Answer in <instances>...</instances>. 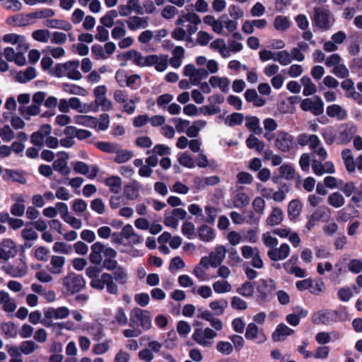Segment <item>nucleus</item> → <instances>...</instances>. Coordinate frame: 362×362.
<instances>
[{"label":"nucleus","instance_id":"obj_43","mask_svg":"<svg viewBox=\"0 0 362 362\" xmlns=\"http://www.w3.org/2000/svg\"><path fill=\"white\" fill-rule=\"evenodd\" d=\"M3 270L12 277H22L27 273V269L25 266L21 267L6 265L2 267Z\"/></svg>","mask_w":362,"mask_h":362},{"label":"nucleus","instance_id":"obj_45","mask_svg":"<svg viewBox=\"0 0 362 362\" xmlns=\"http://www.w3.org/2000/svg\"><path fill=\"white\" fill-rule=\"evenodd\" d=\"M327 203L334 208H340L344 206L345 199L340 192H335L328 196Z\"/></svg>","mask_w":362,"mask_h":362},{"label":"nucleus","instance_id":"obj_44","mask_svg":"<svg viewBox=\"0 0 362 362\" xmlns=\"http://www.w3.org/2000/svg\"><path fill=\"white\" fill-rule=\"evenodd\" d=\"M233 203L235 207L241 209L249 204L250 197L246 193L239 192L234 195Z\"/></svg>","mask_w":362,"mask_h":362},{"label":"nucleus","instance_id":"obj_7","mask_svg":"<svg viewBox=\"0 0 362 362\" xmlns=\"http://www.w3.org/2000/svg\"><path fill=\"white\" fill-rule=\"evenodd\" d=\"M300 107L304 111H310L315 115H320L324 112V105L317 96L308 98L301 101Z\"/></svg>","mask_w":362,"mask_h":362},{"label":"nucleus","instance_id":"obj_36","mask_svg":"<svg viewBox=\"0 0 362 362\" xmlns=\"http://www.w3.org/2000/svg\"><path fill=\"white\" fill-rule=\"evenodd\" d=\"M105 184L109 187L110 192L118 194L121 191L122 181L118 176H110L105 178Z\"/></svg>","mask_w":362,"mask_h":362},{"label":"nucleus","instance_id":"obj_15","mask_svg":"<svg viewBox=\"0 0 362 362\" xmlns=\"http://www.w3.org/2000/svg\"><path fill=\"white\" fill-rule=\"evenodd\" d=\"M290 254V246L286 243H282L279 247H275L267 251V256L272 261H282L286 259Z\"/></svg>","mask_w":362,"mask_h":362},{"label":"nucleus","instance_id":"obj_59","mask_svg":"<svg viewBox=\"0 0 362 362\" xmlns=\"http://www.w3.org/2000/svg\"><path fill=\"white\" fill-rule=\"evenodd\" d=\"M274 26L277 30L285 31L289 28L290 22L286 16H278L274 19Z\"/></svg>","mask_w":362,"mask_h":362},{"label":"nucleus","instance_id":"obj_56","mask_svg":"<svg viewBox=\"0 0 362 362\" xmlns=\"http://www.w3.org/2000/svg\"><path fill=\"white\" fill-rule=\"evenodd\" d=\"M112 276L114 280L122 285H125L128 282V273L127 270L121 266L113 272Z\"/></svg>","mask_w":362,"mask_h":362},{"label":"nucleus","instance_id":"obj_27","mask_svg":"<svg viewBox=\"0 0 362 362\" xmlns=\"http://www.w3.org/2000/svg\"><path fill=\"white\" fill-rule=\"evenodd\" d=\"M309 148L317 155L320 160H325L327 158V152L322 145V142L317 135L313 137V140L309 145Z\"/></svg>","mask_w":362,"mask_h":362},{"label":"nucleus","instance_id":"obj_28","mask_svg":"<svg viewBox=\"0 0 362 362\" xmlns=\"http://www.w3.org/2000/svg\"><path fill=\"white\" fill-rule=\"evenodd\" d=\"M100 269L95 266H89L86 269V274L90 279V286L96 289L99 283L102 281V274L100 276Z\"/></svg>","mask_w":362,"mask_h":362},{"label":"nucleus","instance_id":"obj_30","mask_svg":"<svg viewBox=\"0 0 362 362\" xmlns=\"http://www.w3.org/2000/svg\"><path fill=\"white\" fill-rule=\"evenodd\" d=\"M66 259L64 257L53 255L50 259V265L49 271L53 274H61L65 265Z\"/></svg>","mask_w":362,"mask_h":362},{"label":"nucleus","instance_id":"obj_41","mask_svg":"<svg viewBox=\"0 0 362 362\" xmlns=\"http://www.w3.org/2000/svg\"><path fill=\"white\" fill-rule=\"evenodd\" d=\"M302 210V204L298 199L291 201L288 206V215L290 219H296L299 216Z\"/></svg>","mask_w":362,"mask_h":362},{"label":"nucleus","instance_id":"obj_57","mask_svg":"<svg viewBox=\"0 0 362 362\" xmlns=\"http://www.w3.org/2000/svg\"><path fill=\"white\" fill-rule=\"evenodd\" d=\"M20 113L26 119H29L31 116H35L40 112V107L37 105H31L27 108L24 107H19Z\"/></svg>","mask_w":362,"mask_h":362},{"label":"nucleus","instance_id":"obj_37","mask_svg":"<svg viewBox=\"0 0 362 362\" xmlns=\"http://www.w3.org/2000/svg\"><path fill=\"white\" fill-rule=\"evenodd\" d=\"M206 126L205 120H197L193 122L192 124L187 128L186 134L190 138L198 136L199 132Z\"/></svg>","mask_w":362,"mask_h":362},{"label":"nucleus","instance_id":"obj_55","mask_svg":"<svg viewBox=\"0 0 362 362\" xmlns=\"http://www.w3.org/2000/svg\"><path fill=\"white\" fill-rule=\"evenodd\" d=\"M55 14L52 8H44L27 14V18H47L54 16Z\"/></svg>","mask_w":362,"mask_h":362},{"label":"nucleus","instance_id":"obj_20","mask_svg":"<svg viewBox=\"0 0 362 362\" xmlns=\"http://www.w3.org/2000/svg\"><path fill=\"white\" fill-rule=\"evenodd\" d=\"M294 330L288 327L284 323H280L277 325L276 329L272 333V339L275 342H279L285 340V339L292 335L294 333Z\"/></svg>","mask_w":362,"mask_h":362},{"label":"nucleus","instance_id":"obj_40","mask_svg":"<svg viewBox=\"0 0 362 362\" xmlns=\"http://www.w3.org/2000/svg\"><path fill=\"white\" fill-rule=\"evenodd\" d=\"M284 218V214L279 207H274L272 213L267 219L268 225L274 226L280 224Z\"/></svg>","mask_w":362,"mask_h":362},{"label":"nucleus","instance_id":"obj_49","mask_svg":"<svg viewBox=\"0 0 362 362\" xmlns=\"http://www.w3.org/2000/svg\"><path fill=\"white\" fill-rule=\"evenodd\" d=\"M88 330L95 341H100L105 336L104 326L100 323L93 324Z\"/></svg>","mask_w":362,"mask_h":362},{"label":"nucleus","instance_id":"obj_23","mask_svg":"<svg viewBox=\"0 0 362 362\" xmlns=\"http://www.w3.org/2000/svg\"><path fill=\"white\" fill-rule=\"evenodd\" d=\"M226 248L223 245H218L215 247L214 251L209 254L211 258V266L217 267L219 266L226 257Z\"/></svg>","mask_w":362,"mask_h":362},{"label":"nucleus","instance_id":"obj_26","mask_svg":"<svg viewBox=\"0 0 362 362\" xmlns=\"http://www.w3.org/2000/svg\"><path fill=\"white\" fill-rule=\"evenodd\" d=\"M141 189V185L138 181L133 180L129 185L124 186V195L128 200H135L139 197V192Z\"/></svg>","mask_w":362,"mask_h":362},{"label":"nucleus","instance_id":"obj_31","mask_svg":"<svg viewBox=\"0 0 362 362\" xmlns=\"http://www.w3.org/2000/svg\"><path fill=\"white\" fill-rule=\"evenodd\" d=\"M341 157L346 170L349 173H354L356 168V160H355L351 153V151L349 148L343 150L341 152Z\"/></svg>","mask_w":362,"mask_h":362},{"label":"nucleus","instance_id":"obj_33","mask_svg":"<svg viewBox=\"0 0 362 362\" xmlns=\"http://www.w3.org/2000/svg\"><path fill=\"white\" fill-rule=\"evenodd\" d=\"M44 25L50 28H58L65 31H69L72 29L71 24L64 20L47 19Z\"/></svg>","mask_w":362,"mask_h":362},{"label":"nucleus","instance_id":"obj_35","mask_svg":"<svg viewBox=\"0 0 362 362\" xmlns=\"http://www.w3.org/2000/svg\"><path fill=\"white\" fill-rule=\"evenodd\" d=\"M21 236L25 241V247L30 248L33 246L30 241L36 240L38 238V234L33 228L26 226L21 231Z\"/></svg>","mask_w":362,"mask_h":362},{"label":"nucleus","instance_id":"obj_3","mask_svg":"<svg viewBox=\"0 0 362 362\" xmlns=\"http://www.w3.org/2000/svg\"><path fill=\"white\" fill-rule=\"evenodd\" d=\"M140 325L144 330L151 327V317L147 310L134 308L130 313L129 326L134 328Z\"/></svg>","mask_w":362,"mask_h":362},{"label":"nucleus","instance_id":"obj_48","mask_svg":"<svg viewBox=\"0 0 362 362\" xmlns=\"http://www.w3.org/2000/svg\"><path fill=\"white\" fill-rule=\"evenodd\" d=\"M213 288L216 293H229L232 291L231 284L226 280H218L215 281L213 285Z\"/></svg>","mask_w":362,"mask_h":362},{"label":"nucleus","instance_id":"obj_4","mask_svg":"<svg viewBox=\"0 0 362 362\" xmlns=\"http://www.w3.org/2000/svg\"><path fill=\"white\" fill-rule=\"evenodd\" d=\"M217 337V333L214 329L206 327L204 329L197 328L192 336V339L203 347H211L214 344V339Z\"/></svg>","mask_w":362,"mask_h":362},{"label":"nucleus","instance_id":"obj_39","mask_svg":"<svg viewBox=\"0 0 362 362\" xmlns=\"http://www.w3.org/2000/svg\"><path fill=\"white\" fill-rule=\"evenodd\" d=\"M64 134L70 136H75L80 140L86 139L91 136V132L86 129H77L72 126L66 127L64 129Z\"/></svg>","mask_w":362,"mask_h":362},{"label":"nucleus","instance_id":"obj_64","mask_svg":"<svg viewBox=\"0 0 362 362\" xmlns=\"http://www.w3.org/2000/svg\"><path fill=\"white\" fill-rule=\"evenodd\" d=\"M243 121V115L241 113L234 112L225 119V123L229 127L240 125Z\"/></svg>","mask_w":362,"mask_h":362},{"label":"nucleus","instance_id":"obj_10","mask_svg":"<svg viewBox=\"0 0 362 362\" xmlns=\"http://www.w3.org/2000/svg\"><path fill=\"white\" fill-rule=\"evenodd\" d=\"M245 336L247 340L253 341L257 344H262L267 339L263 330L254 322L247 325Z\"/></svg>","mask_w":362,"mask_h":362},{"label":"nucleus","instance_id":"obj_9","mask_svg":"<svg viewBox=\"0 0 362 362\" xmlns=\"http://www.w3.org/2000/svg\"><path fill=\"white\" fill-rule=\"evenodd\" d=\"M276 288V286L274 280L271 279L260 280L257 287L258 298L261 301H266L269 296L271 295Z\"/></svg>","mask_w":362,"mask_h":362},{"label":"nucleus","instance_id":"obj_5","mask_svg":"<svg viewBox=\"0 0 362 362\" xmlns=\"http://www.w3.org/2000/svg\"><path fill=\"white\" fill-rule=\"evenodd\" d=\"M63 286L69 293L74 294L79 292L84 287L85 281L82 276L69 273L64 277Z\"/></svg>","mask_w":362,"mask_h":362},{"label":"nucleus","instance_id":"obj_24","mask_svg":"<svg viewBox=\"0 0 362 362\" xmlns=\"http://www.w3.org/2000/svg\"><path fill=\"white\" fill-rule=\"evenodd\" d=\"M355 130L354 127L347 124L341 125L338 131V141L341 144H346L352 139Z\"/></svg>","mask_w":362,"mask_h":362},{"label":"nucleus","instance_id":"obj_51","mask_svg":"<svg viewBox=\"0 0 362 362\" xmlns=\"http://www.w3.org/2000/svg\"><path fill=\"white\" fill-rule=\"evenodd\" d=\"M254 285L250 281H246L239 286L236 291L238 293L245 298H250L254 293Z\"/></svg>","mask_w":362,"mask_h":362},{"label":"nucleus","instance_id":"obj_52","mask_svg":"<svg viewBox=\"0 0 362 362\" xmlns=\"http://www.w3.org/2000/svg\"><path fill=\"white\" fill-rule=\"evenodd\" d=\"M127 24L129 30H135L140 27L145 28L147 25V23L139 16H131L127 21Z\"/></svg>","mask_w":362,"mask_h":362},{"label":"nucleus","instance_id":"obj_19","mask_svg":"<svg viewBox=\"0 0 362 362\" xmlns=\"http://www.w3.org/2000/svg\"><path fill=\"white\" fill-rule=\"evenodd\" d=\"M73 169L76 173L87 175L89 179H94L98 173V168L93 165L90 170V167L82 161H77L73 164Z\"/></svg>","mask_w":362,"mask_h":362},{"label":"nucleus","instance_id":"obj_1","mask_svg":"<svg viewBox=\"0 0 362 362\" xmlns=\"http://www.w3.org/2000/svg\"><path fill=\"white\" fill-rule=\"evenodd\" d=\"M118 58L122 60H132L134 64L139 66H151L156 65L157 60L159 59V57L156 54H151L144 57L136 49H131L123 52L118 56Z\"/></svg>","mask_w":362,"mask_h":362},{"label":"nucleus","instance_id":"obj_8","mask_svg":"<svg viewBox=\"0 0 362 362\" xmlns=\"http://www.w3.org/2000/svg\"><path fill=\"white\" fill-rule=\"evenodd\" d=\"M102 281L96 288V290L103 291L106 288L107 292L112 296L119 294V287L115 281L113 276L109 273L105 272L102 274Z\"/></svg>","mask_w":362,"mask_h":362},{"label":"nucleus","instance_id":"obj_47","mask_svg":"<svg viewBox=\"0 0 362 362\" xmlns=\"http://www.w3.org/2000/svg\"><path fill=\"white\" fill-rule=\"evenodd\" d=\"M39 346L32 340L23 341L19 345V350L21 354L29 355L38 349Z\"/></svg>","mask_w":362,"mask_h":362},{"label":"nucleus","instance_id":"obj_58","mask_svg":"<svg viewBox=\"0 0 362 362\" xmlns=\"http://www.w3.org/2000/svg\"><path fill=\"white\" fill-rule=\"evenodd\" d=\"M95 146L105 153H115V151H117V148H118L119 145L115 143L98 141L95 143Z\"/></svg>","mask_w":362,"mask_h":362},{"label":"nucleus","instance_id":"obj_34","mask_svg":"<svg viewBox=\"0 0 362 362\" xmlns=\"http://www.w3.org/2000/svg\"><path fill=\"white\" fill-rule=\"evenodd\" d=\"M269 92H245V97L249 103H253L254 105L260 107L264 105L265 100L262 98V95H268Z\"/></svg>","mask_w":362,"mask_h":362},{"label":"nucleus","instance_id":"obj_63","mask_svg":"<svg viewBox=\"0 0 362 362\" xmlns=\"http://www.w3.org/2000/svg\"><path fill=\"white\" fill-rule=\"evenodd\" d=\"M247 146L249 148H255L257 151H262L264 148V142L259 141L254 135H250L246 140Z\"/></svg>","mask_w":362,"mask_h":362},{"label":"nucleus","instance_id":"obj_21","mask_svg":"<svg viewBox=\"0 0 362 362\" xmlns=\"http://www.w3.org/2000/svg\"><path fill=\"white\" fill-rule=\"evenodd\" d=\"M103 243L96 242L90 247V253L89 255L90 262L95 265H98L103 262Z\"/></svg>","mask_w":362,"mask_h":362},{"label":"nucleus","instance_id":"obj_17","mask_svg":"<svg viewBox=\"0 0 362 362\" xmlns=\"http://www.w3.org/2000/svg\"><path fill=\"white\" fill-rule=\"evenodd\" d=\"M122 235L130 245H138L143 242V238L135 231L131 224H127L122 228Z\"/></svg>","mask_w":362,"mask_h":362},{"label":"nucleus","instance_id":"obj_54","mask_svg":"<svg viewBox=\"0 0 362 362\" xmlns=\"http://www.w3.org/2000/svg\"><path fill=\"white\" fill-rule=\"evenodd\" d=\"M28 18L23 15L13 16L7 18L6 22L9 25H13L18 27H25L30 24Z\"/></svg>","mask_w":362,"mask_h":362},{"label":"nucleus","instance_id":"obj_18","mask_svg":"<svg viewBox=\"0 0 362 362\" xmlns=\"http://www.w3.org/2000/svg\"><path fill=\"white\" fill-rule=\"evenodd\" d=\"M69 156L66 152L58 153V158L52 163L53 169L58 171L63 175H67L70 173V168L67 165V160Z\"/></svg>","mask_w":362,"mask_h":362},{"label":"nucleus","instance_id":"obj_50","mask_svg":"<svg viewBox=\"0 0 362 362\" xmlns=\"http://www.w3.org/2000/svg\"><path fill=\"white\" fill-rule=\"evenodd\" d=\"M116 156L114 161L117 163H124L129 160L133 157V153L130 151L122 150L120 146H118L117 151H115Z\"/></svg>","mask_w":362,"mask_h":362},{"label":"nucleus","instance_id":"obj_6","mask_svg":"<svg viewBox=\"0 0 362 362\" xmlns=\"http://www.w3.org/2000/svg\"><path fill=\"white\" fill-rule=\"evenodd\" d=\"M72 108L78 112H86L90 110L89 106L83 104L77 98H71L69 100L62 99L59 102V110L62 112H68L69 109Z\"/></svg>","mask_w":362,"mask_h":362},{"label":"nucleus","instance_id":"obj_61","mask_svg":"<svg viewBox=\"0 0 362 362\" xmlns=\"http://www.w3.org/2000/svg\"><path fill=\"white\" fill-rule=\"evenodd\" d=\"M75 122L76 124L92 128H93L97 123L96 118L87 115H79L76 117Z\"/></svg>","mask_w":362,"mask_h":362},{"label":"nucleus","instance_id":"obj_46","mask_svg":"<svg viewBox=\"0 0 362 362\" xmlns=\"http://www.w3.org/2000/svg\"><path fill=\"white\" fill-rule=\"evenodd\" d=\"M227 307L228 301L225 299L214 300L209 303V308L216 315H223L225 312V309Z\"/></svg>","mask_w":362,"mask_h":362},{"label":"nucleus","instance_id":"obj_14","mask_svg":"<svg viewBox=\"0 0 362 362\" xmlns=\"http://www.w3.org/2000/svg\"><path fill=\"white\" fill-rule=\"evenodd\" d=\"M17 253L15 243L11 239H4L0 245V259L5 261L13 257Z\"/></svg>","mask_w":362,"mask_h":362},{"label":"nucleus","instance_id":"obj_13","mask_svg":"<svg viewBox=\"0 0 362 362\" xmlns=\"http://www.w3.org/2000/svg\"><path fill=\"white\" fill-rule=\"evenodd\" d=\"M52 127L49 124H43L40 129L31 135V142L33 145L42 147L45 143L47 136L50 135Z\"/></svg>","mask_w":362,"mask_h":362},{"label":"nucleus","instance_id":"obj_53","mask_svg":"<svg viewBox=\"0 0 362 362\" xmlns=\"http://www.w3.org/2000/svg\"><path fill=\"white\" fill-rule=\"evenodd\" d=\"M24 199L22 197L18 198L17 202L11 207V213L15 216H23L25 214V206L23 204Z\"/></svg>","mask_w":362,"mask_h":362},{"label":"nucleus","instance_id":"obj_25","mask_svg":"<svg viewBox=\"0 0 362 362\" xmlns=\"http://www.w3.org/2000/svg\"><path fill=\"white\" fill-rule=\"evenodd\" d=\"M0 305L6 313H12L17 308L15 300L11 298L8 293L4 291H0Z\"/></svg>","mask_w":362,"mask_h":362},{"label":"nucleus","instance_id":"obj_12","mask_svg":"<svg viewBox=\"0 0 362 362\" xmlns=\"http://www.w3.org/2000/svg\"><path fill=\"white\" fill-rule=\"evenodd\" d=\"M322 160L313 159L312 160V169L314 174L317 176H322L325 174H334L335 173V168L332 162L327 161L322 163Z\"/></svg>","mask_w":362,"mask_h":362},{"label":"nucleus","instance_id":"obj_11","mask_svg":"<svg viewBox=\"0 0 362 362\" xmlns=\"http://www.w3.org/2000/svg\"><path fill=\"white\" fill-rule=\"evenodd\" d=\"M275 146L282 152H288L293 148V136L285 132H279L275 139Z\"/></svg>","mask_w":362,"mask_h":362},{"label":"nucleus","instance_id":"obj_42","mask_svg":"<svg viewBox=\"0 0 362 362\" xmlns=\"http://www.w3.org/2000/svg\"><path fill=\"white\" fill-rule=\"evenodd\" d=\"M198 233L199 238L204 242H210L215 237L214 229L207 225L200 226Z\"/></svg>","mask_w":362,"mask_h":362},{"label":"nucleus","instance_id":"obj_22","mask_svg":"<svg viewBox=\"0 0 362 362\" xmlns=\"http://www.w3.org/2000/svg\"><path fill=\"white\" fill-rule=\"evenodd\" d=\"M99 107L103 111L109 110L112 108V103L105 96V92H99L95 95V103L89 106L90 110L96 111Z\"/></svg>","mask_w":362,"mask_h":362},{"label":"nucleus","instance_id":"obj_2","mask_svg":"<svg viewBox=\"0 0 362 362\" xmlns=\"http://www.w3.org/2000/svg\"><path fill=\"white\" fill-rule=\"evenodd\" d=\"M313 21L316 27L327 30L330 29L335 19L334 15L328 8L319 6L314 8Z\"/></svg>","mask_w":362,"mask_h":362},{"label":"nucleus","instance_id":"obj_62","mask_svg":"<svg viewBox=\"0 0 362 362\" xmlns=\"http://www.w3.org/2000/svg\"><path fill=\"white\" fill-rule=\"evenodd\" d=\"M274 60L279 62L280 64L286 66L291 62V57L286 50L279 51L274 53Z\"/></svg>","mask_w":362,"mask_h":362},{"label":"nucleus","instance_id":"obj_32","mask_svg":"<svg viewBox=\"0 0 362 362\" xmlns=\"http://www.w3.org/2000/svg\"><path fill=\"white\" fill-rule=\"evenodd\" d=\"M35 69L33 66H29L25 71H20L17 72L15 78L16 81L25 83L35 78Z\"/></svg>","mask_w":362,"mask_h":362},{"label":"nucleus","instance_id":"obj_38","mask_svg":"<svg viewBox=\"0 0 362 362\" xmlns=\"http://www.w3.org/2000/svg\"><path fill=\"white\" fill-rule=\"evenodd\" d=\"M327 114L330 117H336L343 120L347 117L346 111L338 105H332L327 108Z\"/></svg>","mask_w":362,"mask_h":362},{"label":"nucleus","instance_id":"obj_16","mask_svg":"<svg viewBox=\"0 0 362 362\" xmlns=\"http://www.w3.org/2000/svg\"><path fill=\"white\" fill-rule=\"evenodd\" d=\"M70 315V310L65 306L59 308H48L44 310V316L46 320H62L66 318Z\"/></svg>","mask_w":362,"mask_h":362},{"label":"nucleus","instance_id":"obj_60","mask_svg":"<svg viewBox=\"0 0 362 362\" xmlns=\"http://www.w3.org/2000/svg\"><path fill=\"white\" fill-rule=\"evenodd\" d=\"M209 76V72L204 68L198 69L193 76L189 80L191 84L194 86H199L202 79H205Z\"/></svg>","mask_w":362,"mask_h":362},{"label":"nucleus","instance_id":"obj_29","mask_svg":"<svg viewBox=\"0 0 362 362\" xmlns=\"http://www.w3.org/2000/svg\"><path fill=\"white\" fill-rule=\"evenodd\" d=\"M80 62L77 59L68 61L65 76L72 80H80L82 78V75L78 70Z\"/></svg>","mask_w":362,"mask_h":362}]
</instances>
